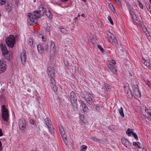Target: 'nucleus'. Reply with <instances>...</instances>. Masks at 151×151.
Returning <instances> with one entry per match:
<instances>
[{
  "label": "nucleus",
  "mask_w": 151,
  "mask_h": 151,
  "mask_svg": "<svg viewBox=\"0 0 151 151\" xmlns=\"http://www.w3.org/2000/svg\"><path fill=\"white\" fill-rule=\"evenodd\" d=\"M6 42L9 47L13 48L15 44V39L14 37L11 35L6 39Z\"/></svg>",
  "instance_id": "nucleus-1"
},
{
  "label": "nucleus",
  "mask_w": 151,
  "mask_h": 151,
  "mask_svg": "<svg viewBox=\"0 0 151 151\" xmlns=\"http://www.w3.org/2000/svg\"><path fill=\"white\" fill-rule=\"evenodd\" d=\"M1 116L3 120L7 122L9 120V115L8 110L6 109L5 106L3 105L1 109Z\"/></svg>",
  "instance_id": "nucleus-2"
},
{
  "label": "nucleus",
  "mask_w": 151,
  "mask_h": 151,
  "mask_svg": "<svg viewBox=\"0 0 151 151\" xmlns=\"http://www.w3.org/2000/svg\"><path fill=\"white\" fill-rule=\"evenodd\" d=\"M116 63V62L113 60L107 61V64L109 68L110 71L114 73H116V68L115 65Z\"/></svg>",
  "instance_id": "nucleus-3"
},
{
  "label": "nucleus",
  "mask_w": 151,
  "mask_h": 151,
  "mask_svg": "<svg viewBox=\"0 0 151 151\" xmlns=\"http://www.w3.org/2000/svg\"><path fill=\"white\" fill-rule=\"evenodd\" d=\"M81 96L87 101H93V96L90 93L84 91L81 92Z\"/></svg>",
  "instance_id": "nucleus-4"
},
{
  "label": "nucleus",
  "mask_w": 151,
  "mask_h": 151,
  "mask_svg": "<svg viewBox=\"0 0 151 151\" xmlns=\"http://www.w3.org/2000/svg\"><path fill=\"white\" fill-rule=\"evenodd\" d=\"M71 102L73 106L76 107L77 106V97L75 93L72 91L70 93Z\"/></svg>",
  "instance_id": "nucleus-5"
},
{
  "label": "nucleus",
  "mask_w": 151,
  "mask_h": 151,
  "mask_svg": "<svg viewBox=\"0 0 151 151\" xmlns=\"http://www.w3.org/2000/svg\"><path fill=\"white\" fill-rule=\"evenodd\" d=\"M42 10L39 9L34 12L33 14L35 17L36 18H39L43 15L45 12V9L43 8H41Z\"/></svg>",
  "instance_id": "nucleus-6"
},
{
  "label": "nucleus",
  "mask_w": 151,
  "mask_h": 151,
  "mask_svg": "<svg viewBox=\"0 0 151 151\" xmlns=\"http://www.w3.org/2000/svg\"><path fill=\"white\" fill-rule=\"evenodd\" d=\"M58 128L63 141L65 143H66V142L67 141L66 136L65 134V132L63 126L61 125H59Z\"/></svg>",
  "instance_id": "nucleus-7"
},
{
  "label": "nucleus",
  "mask_w": 151,
  "mask_h": 151,
  "mask_svg": "<svg viewBox=\"0 0 151 151\" xmlns=\"http://www.w3.org/2000/svg\"><path fill=\"white\" fill-rule=\"evenodd\" d=\"M47 73L50 78H52L55 76V71L53 67L49 66L47 68Z\"/></svg>",
  "instance_id": "nucleus-8"
},
{
  "label": "nucleus",
  "mask_w": 151,
  "mask_h": 151,
  "mask_svg": "<svg viewBox=\"0 0 151 151\" xmlns=\"http://www.w3.org/2000/svg\"><path fill=\"white\" fill-rule=\"evenodd\" d=\"M29 18L27 19L28 23L30 25H33L36 23L37 19L31 17V15H28Z\"/></svg>",
  "instance_id": "nucleus-9"
},
{
  "label": "nucleus",
  "mask_w": 151,
  "mask_h": 151,
  "mask_svg": "<svg viewBox=\"0 0 151 151\" xmlns=\"http://www.w3.org/2000/svg\"><path fill=\"white\" fill-rule=\"evenodd\" d=\"M121 142L122 144L124 145L128 149H130L131 148V145L127 139L125 138H122L121 139Z\"/></svg>",
  "instance_id": "nucleus-10"
},
{
  "label": "nucleus",
  "mask_w": 151,
  "mask_h": 151,
  "mask_svg": "<svg viewBox=\"0 0 151 151\" xmlns=\"http://www.w3.org/2000/svg\"><path fill=\"white\" fill-rule=\"evenodd\" d=\"M19 126L21 130H24L26 127L25 121L24 119H20L19 121Z\"/></svg>",
  "instance_id": "nucleus-11"
},
{
  "label": "nucleus",
  "mask_w": 151,
  "mask_h": 151,
  "mask_svg": "<svg viewBox=\"0 0 151 151\" xmlns=\"http://www.w3.org/2000/svg\"><path fill=\"white\" fill-rule=\"evenodd\" d=\"M0 47L3 55H5L7 54L8 51L6 45L4 44L1 43L0 44Z\"/></svg>",
  "instance_id": "nucleus-12"
},
{
  "label": "nucleus",
  "mask_w": 151,
  "mask_h": 151,
  "mask_svg": "<svg viewBox=\"0 0 151 151\" xmlns=\"http://www.w3.org/2000/svg\"><path fill=\"white\" fill-rule=\"evenodd\" d=\"M6 68V65L2 60L0 61V73L4 72Z\"/></svg>",
  "instance_id": "nucleus-13"
},
{
  "label": "nucleus",
  "mask_w": 151,
  "mask_h": 151,
  "mask_svg": "<svg viewBox=\"0 0 151 151\" xmlns=\"http://www.w3.org/2000/svg\"><path fill=\"white\" fill-rule=\"evenodd\" d=\"M21 59L22 64L24 63L26 60V53L24 50H23L21 53Z\"/></svg>",
  "instance_id": "nucleus-14"
},
{
  "label": "nucleus",
  "mask_w": 151,
  "mask_h": 151,
  "mask_svg": "<svg viewBox=\"0 0 151 151\" xmlns=\"http://www.w3.org/2000/svg\"><path fill=\"white\" fill-rule=\"evenodd\" d=\"M109 40L110 42L111 43H114L115 45H116L117 43V41L115 37L113 34H111V36L109 38Z\"/></svg>",
  "instance_id": "nucleus-15"
},
{
  "label": "nucleus",
  "mask_w": 151,
  "mask_h": 151,
  "mask_svg": "<svg viewBox=\"0 0 151 151\" xmlns=\"http://www.w3.org/2000/svg\"><path fill=\"white\" fill-rule=\"evenodd\" d=\"M45 122L47 126V127L50 130H51L52 128V126L51 124L50 120L48 118H46L44 119Z\"/></svg>",
  "instance_id": "nucleus-16"
},
{
  "label": "nucleus",
  "mask_w": 151,
  "mask_h": 151,
  "mask_svg": "<svg viewBox=\"0 0 151 151\" xmlns=\"http://www.w3.org/2000/svg\"><path fill=\"white\" fill-rule=\"evenodd\" d=\"M55 43L52 42L50 45V52L52 55L54 54L55 52Z\"/></svg>",
  "instance_id": "nucleus-17"
},
{
  "label": "nucleus",
  "mask_w": 151,
  "mask_h": 151,
  "mask_svg": "<svg viewBox=\"0 0 151 151\" xmlns=\"http://www.w3.org/2000/svg\"><path fill=\"white\" fill-rule=\"evenodd\" d=\"M37 48L38 52L40 53H42L44 52V49L42 48L40 45H37Z\"/></svg>",
  "instance_id": "nucleus-18"
},
{
  "label": "nucleus",
  "mask_w": 151,
  "mask_h": 151,
  "mask_svg": "<svg viewBox=\"0 0 151 151\" xmlns=\"http://www.w3.org/2000/svg\"><path fill=\"white\" fill-rule=\"evenodd\" d=\"M7 5L5 7V9L7 10V11L9 12L11 10V6L12 5L10 3H9L8 2L6 3Z\"/></svg>",
  "instance_id": "nucleus-19"
},
{
  "label": "nucleus",
  "mask_w": 151,
  "mask_h": 151,
  "mask_svg": "<svg viewBox=\"0 0 151 151\" xmlns=\"http://www.w3.org/2000/svg\"><path fill=\"white\" fill-rule=\"evenodd\" d=\"M132 130V129L129 128L127 130L126 133L128 136H130L132 134L133 135V134L134 133Z\"/></svg>",
  "instance_id": "nucleus-20"
},
{
  "label": "nucleus",
  "mask_w": 151,
  "mask_h": 151,
  "mask_svg": "<svg viewBox=\"0 0 151 151\" xmlns=\"http://www.w3.org/2000/svg\"><path fill=\"white\" fill-rule=\"evenodd\" d=\"M46 9H45V11H46ZM48 12H46L45 11V12L44 13L45 15H46L49 18H52V15H51V14L50 12V11L48 10Z\"/></svg>",
  "instance_id": "nucleus-21"
},
{
  "label": "nucleus",
  "mask_w": 151,
  "mask_h": 151,
  "mask_svg": "<svg viewBox=\"0 0 151 151\" xmlns=\"http://www.w3.org/2000/svg\"><path fill=\"white\" fill-rule=\"evenodd\" d=\"M119 111L120 115L123 117H124V115L123 112V108L122 107H121L119 109Z\"/></svg>",
  "instance_id": "nucleus-22"
},
{
  "label": "nucleus",
  "mask_w": 151,
  "mask_h": 151,
  "mask_svg": "<svg viewBox=\"0 0 151 151\" xmlns=\"http://www.w3.org/2000/svg\"><path fill=\"white\" fill-rule=\"evenodd\" d=\"M54 77H53L52 78H50V81L51 84V85L54 86V85H55V81L54 79Z\"/></svg>",
  "instance_id": "nucleus-23"
},
{
  "label": "nucleus",
  "mask_w": 151,
  "mask_h": 151,
  "mask_svg": "<svg viewBox=\"0 0 151 151\" xmlns=\"http://www.w3.org/2000/svg\"><path fill=\"white\" fill-rule=\"evenodd\" d=\"M81 151H86V150L87 149V147L86 145H83L81 146Z\"/></svg>",
  "instance_id": "nucleus-24"
},
{
  "label": "nucleus",
  "mask_w": 151,
  "mask_h": 151,
  "mask_svg": "<svg viewBox=\"0 0 151 151\" xmlns=\"http://www.w3.org/2000/svg\"><path fill=\"white\" fill-rule=\"evenodd\" d=\"M104 87L108 91H110V86L107 83H105L104 84Z\"/></svg>",
  "instance_id": "nucleus-25"
},
{
  "label": "nucleus",
  "mask_w": 151,
  "mask_h": 151,
  "mask_svg": "<svg viewBox=\"0 0 151 151\" xmlns=\"http://www.w3.org/2000/svg\"><path fill=\"white\" fill-rule=\"evenodd\" d=\"M28 44L30 46H32L33 43V40L32 39L29 38L28 40Z\"/></svg>",
  "instance_id": "nucleus-26"
},
{
  "label": "nucleus",
  "mask_w": 151,
  "mask_h": 151,
  "mask_svg": "<svg viewBox=\"0 0 151 151\" xmlns=\"http://www.w3.org/2000/svg\"><path fill=\"white\" fill-rule=\"evenodd\" d=\"M5 57V58L7 60H9L12 58V56L9 55H8L7 54L4 55Z\"/></svg>",
  "instance_id": "nucleus-27"
},
{
  "label": "nucleus",
  "mask_w": 151,
  "mask_h": 151,
  "mask_svg": "<svg viewBox=\"0 0 151 151\" xmlns=\"http://www.w3.org/2000/svg\"><path fill=\"white\" fill-rule=\"evenodd\" d=\"M134 93L139 98H140L141 96V93L140 92L139 90L138 91L134 92Z\"/></svg>",
  "instance_id": "nucleus-28"
},
{
  "label": "nucleus",
  "mask_w": 151,
  "mask_h": 151,
  "mask_svg": "<svg viewBox=\"0 0 151 151\" xmlns=\"http://www.w3.org/2000/svg\"><path fill=\"white\" fill-rule=\"evenodd\" d=\"M143 63L147 67L150 66V63H148L147 60L145 59H143Z\"/></svg>",
  "instance_id": "nucleus-29"
},
{
  "label": "nucleus",
  "mask_w": 151,
  "mask_h": 151,
  "mask_svg": "<svg viewBox=\"0 0 151 151\" xmlns=\"http://www.w3.org/2000/svg\"><path fill=\"white\" fill-rule=\"evenodd\" d=\"M60 31L62 33H66L67 32V30L64 28H61Z\"/></svg>",
  "instance_id": "nucleus-30"
},
{
  "label": "nucleus",
  "mask_w": 151,
  "mask_h": 151,
  "mask_svg": "<svg viewBox=\"0 0 151 151\" xmlns=\"http://www.w3.org/2000/svg\"><path fill=\"white\" fill-rule=\"evenodd\" d=\"M132 17L134 21H138V19L135 14L132 16Z\"/></svg>",
  "instance_id": "nucleus-31"
},
{
  "label": "nucleus",
  "mask_w": 151,
  "mask_h": 151,
  "mask_svg": "<svg viewBox=\"0 0 151 151\" xmlns=\"http://www.w3.org/2000/svg\"><path fill=\"white\" fill-rule=\"evenodd\" d=\"M82 106L84 111H87L88 108L87 106H86V104L83 105V106Z\"/></svg>",
  "instance_id": "nucleus-32"
},
{
  "label": "nucleus",
  "mask_w": 151,
  "mask_h": 151,
  "mask_svg": "<svg viewBox=\"0 0 151 151\" xmlns=\"http://www.w3.org/2000/svg\"><path fill=\"white\" fill-rule=\"evenodd\" d=\"M6 0H0V6L6 3Z\"/></svg>",
  "instance_id": "nucleus-33"
},
{
  "label": "nucleus",
  "mask_w": 151,
  "mask_h": 151,
  "mask_svg": "<svg viewBox=\"0 0 151 151\" xmlns=\"http://www.w3.org/2000/svg\"><path fill=\"white\" fill-rule=\"evenodd\" d=\"M97 47L103 53L104 51V49L103 48H102L101 46V45H97Z\"/></svg>",
  "instance_id": "nucleus-34"
},
{
  "label": "nucleus",
  "mask_w": 151,
  "mask_h": 151,
  "mask_svg": "<svg viewBox=\"0 0 151 151\" xmlns=\"http://www.w3.org/2000/svg\"><path fill=\"white\" fill-rule=\"evenodd\" d=\"M51 86L52 88L53 89V90L54 92H56L57 91V87L55 86V85H54V86L51 85Z\"/></svg>",
  "instance_id": "nucleus-35"
},
{
  "label": "nucleus",
  "mask_w": 151,
  "mask_h": 151,
  "mask_svg": "<svg viewBox=\"0 0 151 151\" xmlns=\"http://www.w3.org/2000/svg\"><path fill=\"white\" fill-rule=\"evenodd\" d=\"M125 92L127 93L128 94V96L130 98L132 97V95L131 91H130L129 92V91H127V92L126 91Z\"/></svg>",
  "instance_id": "nucleus-36"
},
{
  "label": "nucleus",
  "mask_w": 151,
  "mask_h": 151,
  "mask_svg": "<svg viewBox=\"0 0 151 151\" xmlns=\"http://www.w3.org/2000/svg\"><path fill=\"white\" fill-rule=\"evenodd\" d=\"M137 87H135V88H133V91H134V92H137V91H139V89L138 88V85L137 86Z\"/></svg>",
  "instance_id": "nucleus-37"
},
{
  "label": "nucleus",
  "mask_w": 151,
  "mask_h": 151,
  "mask_svg": "<svg viewBox=\"0 0 151 151\" xmlns=\"http://www.w3.org/2000/svg\"><path fill=\"white\" fill-rule=\"evenodd\" d=\"M108 19L109 21L111 24L112 25L113 24V22L112 21V20L111 19V17L110 16H109L108 17Z\"/></svg>",
  "instance_id": "nucleus-38"
},
{
  "label": "nucleus",
  "mask_w": 151,
  "mask_h": 151,
  "mask_svg": "<svg viewBox=\"0 0 151 151\" xmlns=\"http://www.w3.org/2000/svg\"><path fill=\"white\" fill-rule=\"evenodd\" d=\"M91 42L93 44H94L96 42V39L93 37L91 40Z\"/></svg>",
  "instance_id": "nucleus-39"
},
{
  "label": "nucleus",
  "mask_w": 151,
  "mask_h": 151,
  "mask_svg": "<svg viewBox=\"0 0 151 151\" xmlns=\"http://www.w3.org/2000/svg\"><path fill=\"white\" fill-rule=\"evenodd\" d=\"M132 135L134 136V137L136 139L138 140V138L136 133H134Z\"/></svg>",
  "instance_id": "nucleus-40"
},
{
  "label": "nucleus",
  "mask_w": 151,
  "mask_h": 151,
  "mask_svg": "<svg viewBox=\"0 0 151 151\" xmlns=\"http://www.w3.org/2000/svg\"><path fill=\"white\" fill-rule=\"evenodd\" d=\"M80 119H81V121L83 122H84V116L83 115L81 114V115H80Z\"/></svg>",
  "instance_id": "nucleus-41"
},
{
  "label": "nucleus",
  "mask_w": 151,
  "mask_h": 151,
  "mask_svg": "<svg viewBox=\"0 0 151 151\" xmlns=\"http://www.w3.org/2000/svg\"><path fill=\"white\" fill-rule=\"evenodd\" d=\"M137 2L139 3L140 7L141 8V9H143V5H142V4L141 3L140 1L139 0H137Z\"/></svg>",
  "instance_id": "nucleus-42"
},
{
  "label": "nucleus",
  "mask_w": 151,
  "mask_h": 151,
  "mask_svg": "<svg viewBox=\"0 0 151 151\" xmlns=\"http://www.w3.org/2000/svg\"><path fill=\"white\" fill-rule=\"evenodd\" d=\"M146 84L149 87L151 88V83L149 81H147L146 83Z\"/></svg>",
  "instance_id": "nucleus-43"
},
{
  "label": "nucleus",
  "mask_w": 151,
  "mask_h": 151,
  "mask_svg": "<svg viewBox=\"0 0 151 151\" xmlns=\"http://www.w3.org/2000/svg\"><path fill=\"white\" fill-rule=\"evenodd\" d=\"M50 27H47L45 29L46 31L47 32H49L50 31Z\"/></svg>",
  "instance_id": "nucleus-44"
},
{
  "label": "nucleus",
  "mask_w": 151,
  "mask_h": 151,
  "mask_svg": "<svg viewBox=\"0 0 151 151\" xmlns=\"http://www.w3.org/2000/svg\"><path fill=\"white\" fill-rule=\"evenodd\" d=\"M129 13L132 17L135 14L134 12L132 10L130 11Z\"/></svg>",
  "instance_id": "nucleus-45"
},
{
  "label": "nucleus",
  "mask_w": 151,
  "mask_h": 151,
  "mask_svg": "<svg viewBox=\"0 0 151 151\" xmlns=\"http://www.w3.org/2000/svg\"><path fill=\"white\" fill-rule=\"evenodd\" d=\"M63 61L65 66V67L67 66L68 65V63L67 61L64 60Z\"/></svg>",
  "instance_id": "nucleus-46"
},
{
  "label": "nucleus",
  "mask_w": 151,
  "mask_h": 151,
  "mask_svg": "<svg viewBox=\"0 0 151 151\" xmlns=\"http://www.w3.org/2000/svg\"><path fill=\"white\" fill-rule=\"evenodd\" d=\"M29 122L30 124H34L35 122L32 119H29Z\"/></svg>",
  "instance_id": "nucleus-47"
},
{
  "label": "nucleus",
  "mask_w": 151,
  "mask_h": 151,
  "mask_svg": "<svg viewBox=\"0 0 151 151\" xmlns=\"http://www.w3.org/2000/svg\"><path fill=\"white\" fill-rule=\"evenodd\" d=\"M138 144H140V143L139 142H133V145L134 146H137V145Z\"/></svg>",
  "instance_id": "nucleus-48"
},
{
  "label": "nucleus",
  "mask_w": 151,
  "mask_h": 151,
  "mask_svg": "<svg viewBox=\"0 0 151 151\" xmlns=\"http://www.w3.org/2000/svg\"><path fill=\"white\" fill-rule=\"evenodd\" d=\"M3 148L2 146L1 142L0 141V151H1L2 150Z\"/></svg>",
  "instance_id": "nucleus-49"
},
{
  "label": "nucleus",
  "mask_w": 151,
  "mask_h": 151,
  "mask_svg": "<svg viewBox=\"0 0 151 151\" xmlns=\"http://www.w3.org/2000/svg\"><path fill=\"white\" fill-rule=\"evenodd\" d=\"M49 49L48 46L47 45L45 46V50L46 51H48Z\"/></svg>",
  "instance_id": "nucleus-50"
},
{
  "label": "nucleus",
  "mask_w": 151,
  "mask_h": 151,
  "mask_svg": "<svg viewBox=\"0 0 151 151\" xmlns=\"http://www.w3.org/2000/svg\"><path fill=\"white\" fill-rule=\"evenodd\" d=\"M80 102L81 103V104L82 105V106H83V105H84L86 104L82 100H81Z\"/></svg>",
  "instance_id": "nucleus-51"
},
{
  "label": "nucleus",
  "mask_w": 151,
  "mask_h": 151,
  "mask_svg": "<svg viewBox=\"0 0 151 151\" xmlns=\"http://www.w3.org/2000/svg\"><path fill=\"white\" fill-rule=\"evenodd\" d=\"M115 0L118 4L119 5V4H121V2L120 0Z\"/></svg>",
  "instance_id": "nucleus-52"
},
{
  "label": "nucleus",
  "mask_w": 151,
  "mask_h": 151,
  "mask_svg": "<svg viewBox=\"0 0 151 151\" xmlns=\"http://www.w3.org/2000/svg\"><path fill=\"white\" fill-rule=\"evenodd\" d=\"M147 9L151 14V6L150 5H149V7L147 8Z\"/></svg>",
  "instance_id": "nucleus-53"
},
{
  "label": "nucleus",
  "mask_w": 151,
  "mask_h": 151,
  "mask_svg": "<svg viewBox=\"0 0 151 151\" xmlns=\"http://www.w3.org/2000/svg\"><path fill=\"white\" fill-rule=\"evenodd\" d=\"M3 134L2 130L1 129H0V137L2 136Z\"/></svg>",
  "instance_id": "nucleus-54"
},
{
  "label": "nucleus",
  "mask_w": 151,
  "mask_h": 151,
  "mask_svg": "<svg viewBox=\"0 0 151 151\" xmlns=\"http://www.w3.org/2000/svg\"><path fill=\"white\" fill-rule=\"evenodd\" d=\"M111 9H112H112H113L114 11H115V8H114V6L112 4H111Z\"/></svg>",
  "instance_id": "nucleus-55"
},
{
  "label": "nucleus",
  "mask_w": 151,
  "mask_h": 151,
  "mask_svg": "<svg viewBox=\"0 0 151 151\" xmlns=\"http://www.w3.org/2000/svg\"><path fill=\"white\" fill-rule=\"evenodd\" d=\"M95 108L97 111H99L100 110V108L98 106H96Z\"/></svg>",
  "instance_id": "nucleus-56"
},
{
  "label": "nucleus",
  "mask_w": 151,
  "mask_h": 151,
  "mask_svg": "<svg viewBox=\"0 0 151 151\" xmlns=\"http://www.w3.org/2000/svg\"><path fill=\"white\" fill-rule=\"evenodd\" d=\"M145 34H146L148 36L149 35V33L147 31H146L145 32Z\"/></svg>",
  "instance_id": "nucleus-57"
},
{
  "label": "nucleus",
  "mask_w": 151,
  "mask_h": 151,
  "mask_svg": "<svg viewBox=\"0 0 151 151\" xmlns=\"http://www.w3.org/2000/svg\"><path fill=\"white\" fill-rule=\"evenodd\" d=\"M42 41H45L46 40V39L45 38H44L43 36L42 37Z\"/></svg>",
  "instance_id": "nucleus-58"
},
{
  "label": "nucleus",
  "mask_w": 151,
  "mask_h": 151,
  "mask_svg": "<svg viewBox=\"0 0 151 151\" xmlns=\"http://www.w3.org/2000/svg\"><path fill=\"white\" fill-rule=\"evenodd\" d=\"M143 30L145 32L146 31H147V29H146V28H143Z\"/></svg>",
  "instance_id": "nucleus-59"
},
{
  "label": "nucleus",
  "mask_w": 151,
  "mask_h": 151,
  "mask_svg": "<svg viewBox=\"0 0 151 151\" xmlns=\"http://www.w3.org/2000/svg\"><path fill=\"white\" fill-rule=\"evenodd\" d=\"M62 2H65L67 1L68 0H60Z\"/></svg>",
  "instance_id": "nucleus-60"
},
{
  "label": "nucleus",
  "mask_w": 151,
  "mask_h": 151,
  "mask_svg": "<svg viewBox=\"0 0 151 151\" xmlns=\"http://www.w3.org/2000/svg\"><path fill=\"white\" fill-rule=\"evenodd\" d=\"M78 19V18L77 17H75L74 18V20L75 21H76Z\"/></svg>",
  "instance_id": "nucleus-61"
},
{
  "label": "nucleus",
  "mask_w": 151,
  "mask_h": 151,
  "mask_svg": "<svg viewBox=\"0 0 151 151\" xmlns=\"http://www.w3.org/2000/svg\"><path fill=\"white\" fill-rule=\"evenodd\" d=\"M139 144H138L137 145V147L138 148H141V147L140 146V145H139Z\"/></svg>",
  "instance_id": "nucleus-62"
},
{
  "label": "nucleus",
  "mask_w": 151,
  "mask_h": 151,
  "mask_svg": "<svg viewBox=\"0 0 151 151\" xmlns=\"http://www.w3.org/2000/svg\"><path fill=\"white\" fill-rule=\"evenodd\" d=\"M147 67L149 68L150 69H151V64L150 63V66H147Z\"/></svg>",
  "instance_id": "nucleus-63"
},
{
  "label": "nucleus",
  "mask_w": 151,
  "mask_h": 151,
  "mask_svg": "<svg viewBox=\"0 0 151 151\" xmlns=\"http://www.w3.org/2000/svg\"><path fill=\"white\" fill-rule=\"evenodd\" d=\"M142 151H147L145 149L143 148Z\"/></svg>",
  "instance_id": "nucleus-64"
}]
</instances>
